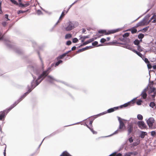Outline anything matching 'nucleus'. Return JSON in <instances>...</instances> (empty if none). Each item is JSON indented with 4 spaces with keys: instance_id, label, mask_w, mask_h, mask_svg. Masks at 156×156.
Returning a JSON list of instances; mask_svg holds the SVG:
<instances>
[{
    "instance_id": "1",
    "label": "nucleus",
    "mask_w": 156,
    "mask_h": 156,
    "mask_svg": "<svg viewBox=\"0 0 156 156\" xmlns=\"http://www.w3.org/2000/svg\"><path fill=\"white\" fill-rule=\"evenodd\" d=\"M37 53L41 62V66H39L36 64L34 65L28 66L27 68L29 69L32 71L34 74L36 75L35 76L31 74L33 79L32 81L36 84V85L38 86L45 78L46 76L48 75L50 72L52 70V68L53 66H51V65L46 70H44V64L41 57L40 52L38 51Z\"/></svg>"
},
{
    "instance_id": "2",
    "label": "nucleus",
    "mask_w": 156,
    "mask_h": 156,
    "mask_svg": "<svg viewBox=\"0 0 156 156\" xmlns=\"http://www.w3.org/2000/svg\"><path fill=\"white\" fill-rule=\"evenodd\" d=\"M0 40L4 41L5 42V44L7 46L11 49H14L15 51L19 55H22L23 53V51L21 49L16 47L13 44H11L9 43V41L4 39V35L0 32Z\"/></svg>"
},
{
    "instance_id": "3",
    "label": "nucleus",
    "mask_w": 156,
    "mask_h": 156,
    "mask_svg": "<svg viewBox=\"0 0 156 156\" xmlns=\"http://www.w3.org/2000/svg\"><path fill=\"white\" fill-rule=\"evenodd\" d=\"M37 86V85H36V84L32 80L31 82V86L30 87L28 85L27 87V91L19 98L18 99V101L20 102Z\"/></svg>"
},
{
    "instance_id": "4",
    "label": "nucleus",
    "mask_w": 156,
    "mask_h": 156,
    "mask_svg": "<svg viewBox=\"0 0 156 156\" xmlns=\"http://www.w3.org/2000/svg\"><path fill=\"white\" fill-rule=\"evenodd\" d=\"M68 26L65 28L67 31H69L73 29L79 25V23L77 22L69 21L68 23Z\"/></svg>"
},
{
    "instance_id": "5",
    "label": "nucleus",
    "mask_w": 156,
    "mask_h": 156,
    "mask_svg": "<svg viewBox=\"0 0 156 156\" xmlns=\"http://www.w3.org/2000/svg\"><path fill=\"white\" fill-rule=\"evenodd\" d=\"M115 33L114 29L109 30L107 31L105 29H100L98 30V33H97L95 36L97 35L98 34H104L105 35H108L111 34H114Z\"/></svg>"
},
{
    "instance_id": "6",
    "label": "nucleus",
    "mask_w": 156,
    "mask_h": 156,
    "mask_svg": "<svg viewBox=\"0 0 156 156\" xmlns=\"http://www.w3.org/2000/svg\"><path fill=\"white\" fill-rule=\"evenodd\" d=\"M138 97H136L133 98L130 101L126 103L123 105H120L121 109L127 107H130V106L134 105L135 103V99Z\"/></svg>"
},
{
    "instance_id": "7",
    "label": "nucleus",
    "mask_w": 156,
    "mask_h": 156,
    "mask_svg": "<svg viewBox=\"0 0 156 156\" xmlns=\"http://www.w3.org/2000/svg\"><path fill=\"white\" fill-rule=\"evenodd\" d=\"M22 0H19L18 2H17V4H14L18 6L19 7L24 8L27 7L30 5V3L29 2H25V4L23 3L22 2Z\"/></svg>"
},
{
    "instance_id": "8",
    "label": "nucleus",
    "mask_w": 156,
    "mask_h": 156,
    "mask_svg": "<svg viewBox=\"0 0 156 156\" xmlns=\"http://www.w3.org/2000/svg\"><path fill=\"white\" fill-rule=\"evenodd\" d=\"M46 78V80L48 82L51 84H54V81H56L57 82H60L58 80H57L55 79L52 76L48 75L45 77Z\"/></svg>"
},
{
    "instance_id": "9",
    "label": "nucleus",
    "mask_w": 156,
    "mask_h": 156,
    "mask_svg": "<svg viewBox=\"0 0 156 156\" xmlns=\"http://www.w3.org/2000/svg\"><path fill=\"white\" fill-rule=\"evenodd\" d=\"M9 112L8 110L6 109H5L0 112V120L4 121L5 118Z\"/></svg>"
},
{
    "instance_id": "10",
    "label": "nucleus",
    "mask_w": 156,
    "mask_h": 156,
    "mask_svg": "<svg viewBox=\"0 0 156 156\" xmlns=\"http://www.w3.org/2000/svg\"><path fill=\"white\" fill-rule=\"evenodd\" d=\"M137 124L139 127L141 129H145L147 127L145 122L142 120L138 121Z\"/></svg>"
},
{
    "instance_id": "11",
    "label": "nucleus",
    "mask_w": 156,
    "mask_h": 156,
    "mask_svg": "<svg viewBox=\"0 0 156 156\" xmlns=\"http://www.w3.org/2000/svg\"><path fill=\"white\" fill-rule=\"evenodd\" d=\"M147 123L149 127L152 126L155 120L154 119L153 117H150L147 120L146 119Z\"/></svg>"
},
{
    "instance_id": "12",
    "label": "nucleus",
    "mask_w": 156,
    "mask_h": 156,
    "mask_svg": "<svg viewBox=\"0 0 156 156\" xmlns=\"http://www.w3.org/2000/svg\"><path fill=\"white\" fill-rule=\"evenodd\" d=\"M127 131H128L127 135H129L130 134L133 132V126L131 124H128L127 127Z\"/></svg>"
},
{
    "instance_id": "13",
    "label": "nucleus",
    "mask_w": 156,
    "mask_h": 156,
    "mask_svg": "<svg viewBox=\"0 0 156 156\" xmlns=\"http://www.w3.org/2000/svg\"><path fill=\"white\" fill-rule=\"evenodd\" d=\"M130 43V42H125L124 43H123L120 42V44L122 45V46H121L122 47L127 49L129 50L131 47L130 45L129 44V43Z\"/></svg>"
},
{
    "instance_id": "14",
    "label": "nucleus",
    "mask_w": 156,
    "mask_h": 156,
    "mask_svg": "<svg viewBox=\"0 0 156 156\" xmlns=\"http://www.w3.org/2000/svg\"><path fill=\"white\" fill-rule=\"evenodd\" d=\"M140 143V140L139 139H137L136 141L133 142L132 144H131V147L132 148L135 149V147L138 145Z\"/></svg>"
},
{
    "instance_id": "15",
    "label": "nucleus",
    "mask_w": 156,
    "mask_h": 156,
    "mask_svg": "<svg viewBox=\"0 0 156 156\" xmlns=\"http://www.w3.org/2000/svg\"><path fill=\"white\" fill-rule=\"evenodd\" d=\"M130 34V33L126 32L124 33L123 35V37H124L126 40H127V42H130L131 40L129 38H127V37L129 36Z\"/></svg>"
},
{
    "instance_id": "16",
    "label": "nucleus",
    "mask_w": 156,
    "mask_h": 156,
    "mask_svg": "<svg viewBox=\"0 0 156 156\" xmlns=\"http://www.w3.org/2000/svg\"><path fill=\"white\" fill-rule=\"evenodd\" d=\"M57 60V61L55 62H53L51 64V66H55V67L58 66L60 64L62 63L63 61L61 60Z\"/></svg>"
},
{
    "instance_id": "17",
    "label": "nucleus",
    "mask_w": 156,
    "mask_h": 156,
    "mask_svg": "<svg viewBox=\"0 0 156 156\" xmlns=\"http://www.w3.org/2000/svg\"><path fill=\"white\" fill-rule=\"evenodd\" d=\"M122 131V130L121 129H119V128L118 129L116 130L112 134H110V135H108L107 136H103V137H107L111 136H112L114 135H115V134H118L119 132H121Z\"/></svg>"
},
{
    "instance_id": "18",
    "label": "nucleus",
    "mask_w": 156,
    "mask_h": 156,
    "mask_svg": "<svg viewBox=\"0 0 156 156\" xmlns=\"http://www.w3.org/2000/svg\"><path fill=\"white\" fill-rule=\"evenodd\" d=\"M147 135V133L146 132L140 131L139 134V136L141 138L143 139L145 136Z\"/></svg>"
},
{
    "instance_id": "19",
    "label": "nucleus",
    "mask_w": 156,
    "mask_h": 156,
    "mask_svg": "<svg viewBox=\"0 0 156 156\" xmlns=\"http://www.w3.org/2000/svg\"><path fill=\"white\" fill-rule=\"evenodd\" d=\"M61 131H60L59 130H58L56 131H55L53 132L49 136H48L45 137L44 139H45V138H49L50 137L53 136L55 135V134L59 133Z\"/></svg>"
},
{
    "instance_id": "20",
    "label": "nucleus",
    "mask_w": 156,
    "mask_h": 156,
    "mask_svg": "<svg viewBox=\"0 0 156 156\" xmlns=\"http://www.w3.org/2000/svg\"><path fill=\"white\" fill-rule=\"evenodd\" d=\"M61 131H60L59 130H58L56 131H55L53 132L49 136H48L45 137L44 139H45V138H49L50 137L53 136L55 135V134L59 133Z\"/></svg>"
},
{
    "instance_id": "21",
    "label": "nucleus",
    "mask_w": 156,
    "mask_h": 156,
    "mask_svg": "<svg viewBox=\"0 0 156 156\" xmlns=\"http://www.w3.org/2000/svg\"><path fill=\"white\" fill-rule=\"evenodd\" d=\"M64 84H65L67 86H68L69 87L72 88L74 89L75 90H78L79 89V88L76 87V86L73 85L72 84H69L66 82Z\"/></svg>"
},
{
    "instance_id": "22",
    "label": "nucleus",
    "mask_w": 156,
    "mask_h": 156,
    "mask_svg": "<svg viewBox=\"0 0 156 156\" xmlns=\"http://www.w3.org/2000/svg\"><path fill=\"white\" fill-rule=\"evenodd\" d=\"M80 37V39H81V42H83L87 38H88L90 37V35H88L87 36H82V35H80L79 36Z\"/></svg>"
},
{
    "instance_id": "23",
    "label": "nucleus",
    "mask_w": 156,
    "mask_h": 156,
    "mask_svg": "<svg viewBox=\"0 0 156 156\" xmlns=\"http://www.w3.org/2000/svg\"><path fill=\"white\" fill-rule=\"evenodd\" d=\"M154 93H156V88L154 87H150V90L148 91V94H151Z\"/></svg>"
},
{
    "instance_id": "24",
    "label": "nucleus",
    "mask_w": 156,
    "mask_h": 156,
    "mask_svg": "<svg viewBox=\"0 0 156 156\" xmlns=\"http://www.w3.org/2000/svg\"><path fill=\"white\" fill-rule=\"evenodd\" d=\"M144 19H143L140 22L137 23L136 26L135 27H137L140 26H141L144 25Z\"/></svg>"
},
{
    "instance_id": "25",
    "label": "nucleus",
    "mask_w": 156,
    "mask_h": 156,
    "mask_svg": "<svg viewBox=\"0 0 156 156\" xmlns=\"http://www.w3.org/2000/svg\"><path fill=\"white\" fill-rule=\"evenodd\" d=\"M154 101H151L149 104V106L152 108H153L154 107L155 108H156V104Z\"/></svg>"
},
{
    "instance_id": "26",
    "label": "nucleus",
    "mask_w": 156,
    "mask_h": 156,
    "mask_svg": "<svg viewBox=\"0 0 156 156\" xmlns=\"http://www.w3.org/2000/svg\"><path fill=\"white\" fill-rule=\"evenodd\" d=\"M140 96H141V98L142 99H143L145 100L147 97V94L146 92L143 93L141 92Z\"/></svg>"
},
{
    "instance_id": "27",
    "label": "nucleus",
    "mask_w": 156,
    "mask_h": 156,
    "mask_svg": "<svg viewBox=\"0 0 156 156\" xmlns=\"http://www.w3.org/2000/svg\"><path fill=\"white\" fill-rule=\"evenodd\" d=\"M136 28L134 26L131 28V33L132 34H134L137 32V30Z\"/></svg>"
},
{
    "instance_id": "28",
    "label": "nucleus",
    "mask_w": 156,
    "mask_h": 156,
    "mask_svg": "<svg viewBox=\"0 0 156 156\" xmlns=\"http://www.w3.org/2000/svg\"><path fill=\"white\" fill-rule=\"evenodd\" d=\"M60 156H72L67 151H63Z\"/></svg>"
},
{
    "instance_id": "29",
    "label": "nucleus",
    "mask_w": 156,
    "mask_h": 156,
    "mask_svg": "<svg viewBox=\"0 0 156 156\" xmlns=\"http://www.w3.org/2000/svg\"><path fill=\"white\" fill-rule=\"evenodd\" d=\"M128 154L130 156L132 155H133L135 156L138 154V153L136 151H133L132 152H128Z\"/></svg>"
},
{
    "instance_id": "30",
    "label": "nucleus",
    "mask_w": 156,
    "mask_h": 156,
    "mask_svg": "<svg viewBox=\"0 0 156 156\" xmlns=\"http://www.w3.org/2000/svg\"><path fill=\"white\" fill-rule=\"evenodd\" d=\"M125 126V125L122 121L120 122L119 123V129H121L122 130H123V127Z\"/></svg>"
},
{
    "instance_id": "31",
    "label": "nucleus",
    "mask_w": 156,
    "mask_h": 156,
    "mask_svg": "<svg viewBox=\"0 0 156 156\" xmlns=\"http://www.w3.org/2000/svg\"><path fill=\"white\" fill-rule=\"evenodd\" d=\"M87 50V49L86 47L84 48H82L81 49H80L77 51V53H80L81 52H83Z\"/></svg>"
},
{
    "instance_id": "32",
    "label": "nucleus",
    "mask_w": 156,
    "mask_h": 156,
    "mask_svg": "<svg viewBox=\"0 0 156 156\" xmlns=\"http://www.w3.org/2000/svg\"><path fill=\"white\" fill-rule=\"evenodd\" d=\"M72 37V35L71 34L68 33L66 34L65 36V38L66 39H69Z\"/></svg>"
},
{
    "instance_id": "33",
    "label": "nucleus",
    "mask_w": 156,
    "mask_h": 156,
    "mask_svg": "<svg viewBox=\"0 0 156 156\" xmlns=\"http://www.w3.org/2000/svg\"><path fill=\"white\" fill-rule=\"evenodd\" d=\"M16 106V105L15 104H13L12 105L9 107L6 108V109L8 110V111L9 112Z\"/></svg>"
},
{
    "instance_id": "34",
    "label": "nucleus",
    "mask_w": 156,
    "mask_h": 156,
    "mask_svg": "<svg viewBox=\"0 0 156 156\" xmlns=\"http://www.w3.org/2000/svg\"><path fill=\"white\" fill-rule=\"evenodd\" d=\"M16 106V105L15 104H13L12 105L9 107L6 108V109L8 110V111L9 112Z\"/></svg>"
},
{
    "instance_id": "35",
    "label": "nucleus",
    "mask_w": 156,
    "mask_h": 156,
    "mask_svg": "<svg viewBox=\"0 0 156 156\" xmlns=\"http://www.w3.org/2000/svg\"><path fill=\"white\" fill-rule=\"evenodd\" d=\"M143 101H144L141 98H140L138 100L136 103L137 105H141L142 103H143Z\"/></svg>"
},
{
    "instance_id": "36",
    "label": "nucleus",
    "mask_w": 156,
    "mask_h": 156,
    "mask_svg": "<svg viewBox=\"0 0 156 156\" xmlns=\"http://www.w3.org/2000/svg\"><path fill=\"white\" fill-rule=\"evenodd\" d=\"M142 58H141L147 64V63H150L149 61L148 60V59L144 55L143 57H142Z\"/></svg>"
},
{
    "instance_id": "37",
    "label": "nucleus",
    "mask_w": 156,
    "mask_h": 156,
    "mask_svg": "<svg viewBox=\"0 0 156 156\" xmlns=\"http://www.w3.org/2000/svg\"><path fill=\"white\" fill-rule=\"evenodd\" d=\"M149 95L152 98V100L153 101H155V97L156 96V93H153V94H149Z\"/></svg>"
},
{
    "instance_id": "38",
    "label": "nucleus",
    "mask_w": 156,
    "mask_h": 156,
    "mask_svg": "<svg viewBox=\"0 0 156 156\" xmlns=\"http://www.w3.org/2000/svg\"><path fill=\"white\" fill-rule=\"evenodd\" d=\"M151 97L149 95V96H147L146 99H145V101H152L153 100L152 99Z\"/></svg>"
},
{
    "instance_id": "39",
    "label": "nucleus",
    "mask_w": 156,
    "mask_h": 156,
    "mask_svg": "<svg viewBox=\"0 0 156 156\" xmlns=\"http://www.w3.org/2000/svg\"><path fill=\"white\" fill-rule=\"evenodd\" d=\"M145 35L142 33H139L138 35V38L139 39H143L145 36Z\"/></svg>"
},
{
    "instance_id": "40",
    "label": "nucleus",
    "mask_w": 156,
    "mask_h": 156,
    "mask_svg": "<svg viewBox=\"0 0 156 156\" xmlns=\"http://www.w3.org/2000/svg\"><path fill=\"white\" fill-rule=\"evenodd\" d=\"M133 44L134 45L137 46L140 45L138 39H136L133 42Z\"/></svg>"
},
{
    "instance_id": "41",
    "label": "nucleus",
    "mask_w": 156,
    "mask_h": 156,
    "mask_svg": "<svg viewBox=\"0 0 156 156\" xmlns=\"http://www.w3.org/2000/svg\"><path fill=\"white\" fill-rule=\"evenodd\" d=\"M66 56L65 55V54L63 53L61 55H59L57 58V59L58 60V59H62L65 56Z\"/></svg>"
},
{
    "instance_id": "42",
    "label": "nucleus",
    "mask_w": 156,
    "mask_h": 156,
    "mask_svg": "<svg viewBox=\"0 0 156 156\" xmlns=\"http://www.w3.org/2000/svg\"><path fill=\"white\" fill-rule=\"evenodd\" d=\"M137 49L138 51L140 52H141L143 51L144 48H142L140 45L137 46Z\"/></svg>"
},
{
    "instance_id": "43",
    "label": "nucleus",
    "mask_w": 156,
    "mask_h": 156,
    "mask_svg": "<svg viewBox=\"0 0 156 156\" xmlns=\"http://www.w3.org/2000/svg\"><path fill=\"white\" fill-rule=\"evenodd\" d=\"M78 39L76 37H74L72 39V42L74 43H76L78 42Z\"/></svg>"
},
{
    "instance_id": "44",
    "label": "nucleus",
    "mask_w": 156,
    "mask_h": 156,
    "mask_svg": "<svg viewBox=\"0 0 156 156\" xmlns=\"http://www.w3.org/2000/svg\"><path fill=\"white\" fill-rule=\"evenodd\" d=\"M119 40L123 42H127V40L123 37H120L118 39Z\"/></svg>"
},
{
    "instance_id": "45",
    "label": "nucleus",
    "mask_w": 156,
    "mask_h": 156,
    "mask_svg": "<svg viewBox=\"0 0 156 156\" xmlns=\"http://www.w3.org/2000/svg\"><path fill=\"white\" fill-rule=\"evenodd\" d=\"M92 45L94 47H97V46L98 44V42L97 41H95L92 43Z\"/></svg>"
},
{
    "instance_id": "46",
    "label": "nucleus",
    "mask_w": 156,
    "mask_h": 156,
    "mask_svg": "<svg viewBox=\"0 0 156 156\" xmlns=\"http://www.w3.org/2000/svg\"><path fill=\"white\" fill-rule=\"evenodd\" d=\"M137 119L139 120H142L143 119V116L140 114H138L137 115Z\"/></svg>"
},
{
    "instance_id": "47",
    "label": "nucleus",
    "mask_w": 156,
    "mask_h": 156,
    "mask_svg": "<svg viewBox=\"0 0 156 156\" xmlns=\"http://www.w3.org/2000/svg\"><path fill=\"white\" fill-rule=\"evenodd\" d=\"M123 28L122 27V28H117V29H114L115 33H117L118 32H119L120 31L122 30Z\"/></svg>"
},
{
    "instance_id": "48",
    "label": "nucleus",
    "mask_w": 156,
    "mask_h": 156,
    "mask_svg": "<svg viewBox=\"0 0 156 156\" xmlns=\"http://www.w3.org/2000/svg\"><path fill=\"white\" fill-rule=\"evenodd\" d=\"M140 52V51H137L136 54L140 57L142 58V57H143L144 55L142 54Z\"/></svg>"
},
{
    "instance_id": "49",
    "label": "nucleus",
    "mask_w": 156,
    "mask_h": 156,
    "mask_svg": "<svg viewBox=\"0 0 156 156\" xmlns=\"http://www.w3.org/2000/svg\"><path fill=\"white\" fill-rule=\"evenodd\" d=\"M120 42H117V41H112V42H110L109 43H108H108H112L113 44H120Z\"/></svg>"
},
{
    "instance_id": "50",
    "label": "nucleus",
    "mask_w": 156,
    "mask_h": 156,
    "mask_svg": "<svg viewBox=\"0 0 156 156\" xmlns=\"http://www.w3.org/2000/svg\"><path fill=\"white\" fill-rule=\"evenodd\" d=\"M151 135L153 136L154 137L156 135V132L155 131H152L151 132Z\"/></svg>"
},
{
    "instance_id": "51",
    "label": "nucleus",
    "mask_w": 156,
    "mask_h": 156,
    "mask_svg": "<svg viewBox=\"0 0 156 156\" xmlns=\"http://www.w3.org/2000/svg\"><path fill=\"white\" fill-rule=\"evenodd\" d=\"M149 27V26H147L143 28V32L144 33L147 31Z\"/></svg>"
},
{
    "instance_id": "52",
    "label": "nucleus",
    "mask_w": 156,
    "mask_h": 156,
    "mask_svg": "<svg viewBox=\"0 0 156 156\" xmlns=\"http://www.w3.org/2000/svg\"><path fill=\"white\" fill-rule=\"evenodd\" d=\"M89 129L93 134H97V132L94 130L92 128L90 127Z\"/></svg>"
},
{
    "instance_id": "53",
    "label": "nucleus",
    "mask_w": 156,
    "mask_h": 156,
    "mask_svg": "<svg viewBox=\"0 0 156 156\" xmlns=\"http://www.w3.org/2000/svg\"><path fill=\"white\" fill-rule=\"evenodd\" d=\"M113 109L114 111H115L118 110L119 109H121L120 107V106H116V107H115L113 108Z\"/></svg>"
},
{
    "instance_id": "54",
    "label": "nucleus",
    "mask_w": 156,
    "mask_h": 156,
    "mask_svg": "<svg viewBox=\"0 0 156 156\" xmlns=\"http://www.w3.org/2000/svg\"><path fill=\"white\" fill-rule=\"evenodd\" d=\"M107 111L108 113H111L114 112L113 108H111L107 110Z\"/></svg>"
},
{
    "instance_id": "55",
    "label": "nucleus",
    "mask_w": 156,
    "mask_h": 156,
    "mask_svg": "<svg viewBox=\"0 0 156 156\" xmlns=\"http://www.w3.org/2000/svg\"><path fill=\"white\" fill-rule=\"evenodd\" d=\"M45 44H43L39 46V49L40 50H42L45 47Z\"/></svg>"
},
{
    "instance_id": "56",
    "label": "nucleus",
    "mask_w": 156,
    "mask_h": 156,
    "mask_svg": "<svg viewBox=\"0 0 156 156\" xmlns=\"http://www.w3.org/2000/svg\"><path fill=\"white\" fill-rule=\"evenodd\" d=\"M147 68L149 69H151L152 68V66L150 62L147 63Z\"/></svg>"
},
{
    "instance_id": "57",
    "label": "nucleus",
    "mask_w": 156,
    "mask_h": 156,
    "mask_svg": "<svg viewBox=\"0 0 156 156\" xmlns=\"http://www.w3.org/2000/svg\"><path fill=\"white\" fill-rule=\"evenodd\" d=\"M154 3H153L151 4L150 3L148 5V7L150 9H151L154 5Z\"/></svg>"
},
{
    "instance_id": "58",
    "label": "nucleus",
    "mask_w": 156,
    "mask_h": 156,
    "mask_svg": "<svg viewBox=\"0 0 156 156\" xmlns=\"http://www.w3.org/2000/svg\"><path fill=\"white\" fill-rule=\"evenodd\" d=\"M103 115V112H101V113H99L98 114H97L96 115H93V116H91V117H93V116H96L95 117L96 118L97 117H99V116H100L101 115Z\"/></svg>"
},
{
    "instance_id": "59",
    "label": "nucleus",
    "mask_w": 156,
    "mask_h": 156,
    "mask_svg": "<svg viewBox=\"0 0 156 156\" xmlns=\"http://www.w3.org/2000/svg\"><path fill=\"white\" fill-rule=\"evenodd\" d=\"M72 43V41L70 40L67 41L66 43V44L68 46L70 45Z\"/></svg>"
},
{
    "instance_id": "60",
    "label": "nucleus",
    "mask_w": 156,
    "mask_h": 156,
    "mask_svg": "<svg viewBox=\"0 0 156 156\" xmlns=\"http://www.w3.org/2000/svg\"><path fill=\"white\" fill-rule=\"evenodd\" d=\"M96 118V117H94V118H93V119H91V120H90V121L89 124L91 126V127L92 126V123H93V122L94 120Z\"/></svg>"
},
{
    "instance_id": "61",
    "label": "nucleus",
    "mask_w": 156,
    "mask_h": 156,
    "mask_svg": "<svg viewBox=\"0 0 156 156\" xmlns=\"http://www.w3.org/2000/svg\"><path fill=\"white\" fill-rule=\"evenodd\" d=\"M8 17L9 15L8 14H5V18L6 19V21H9L10 20V19Z\"/></svg>"
},
{
    "instance_id": "62",
    "label": "nucleus",
    "mask_w": 156,
    "mask_h": 156,
    "mask_svg": "<svg viewBox=\"0 0 156 156\" xmlns=\"http://www.w3.org/2000/svg\"><path fill=\"white\" fill-rule=\"evenodd\" d=\"M128 140L130 143H131L133 142V137L131 136H130L128 139Z\"/></svg>"
},
{
    "instance_id": "63",
    "label": "nucleus",
    "mask_w": 156,
    "mask_h": 156,
    "mask_svg": "<svg viewBox=\"0 0 156 156\" xmlns=\"http://www.w3.org/2000/svg\"><path fill=\"white\" fill-rule=\"evenodd\" d=\"M37 13L38 15H39L41 14H42L43 13L40 10L38 9L37 11Z\"/></svg>"
},
{
    "instance_id": "64",
    "label": "nucleus",
    "mask_w": 156,
    "mask_h": 156,
    "mask_svg": "<svg viewBox=\"0 0 156 156\" xmlns=\"http://www.w3.org/2000/svg\"><path fill=\"white\" fill-rule=\"evenodd\" d=\"M106 41V39H105L104 38H102L101 39L100 42L101 43H103L105 42Z\"/></svg>"
}]
</instances>
